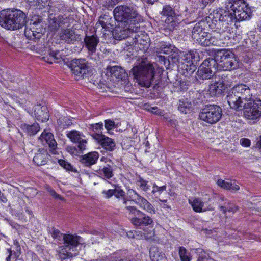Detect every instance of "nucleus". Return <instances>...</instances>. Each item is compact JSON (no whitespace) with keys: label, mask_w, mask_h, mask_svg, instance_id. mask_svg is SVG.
Wrapping results in <instances>:
<instances>
[{"label":"nucleus","mask_w":261,"mask_h":261,"mask_svg":"<svg viewBox=\"0 0 261 261\" xmlns=\"http://www.w3.org/2000/svg\"><path fill=\"white\" fill-rule=\"evenodd\" d=\"M250 140L247 138H242L240 140V144L244 147L250 146Z\"/></svg>","instance_id":"nucleus-63"},{"label":"nucleus","mask_w":261,"mask_h":261,"mask_svg":"<svg viewBox=\"0 0 261 261\" xmlns=\"http://www.w3.org/2000/svg\"><path fill=\"white\" fill-rule=\"evenodd\" d=\"M80 35L76 34L74 30L72 29H62L59 33V37L61 40L64 43L71 44L79 41L80 39Z\"/></svg>","instance_id":"nucleus-18"},{"label":"nucleus","mask_w":261,"mask_h":261,"mask_svg":"<svg viewBox=\"0 0 261 261\" xmlns=\"http://www.w3.org/2000/svg\"><path fill=\"white\" fill-rule=\"evenodd\" d=\"M218 63L216 54L214 58H209L206 59L202 64L204 66V67H206V68H207L208 70L215 74L216 71L219 70V65Z\"/></svg>","instance_id":"nucleus-32"},{"label":"nucleus","mask_w":261,"mask_h":261,"mask_svg":"<svg viewBox=\"0 0 261 261\" xmlns=\"http://www.w3.org/2000/svg\"><path fill=\"white\" fill-rule=\"evenodd\" d=\"M193 210L197 213L205 212L207 211H213L214 208L208 205L207 207L204 206V202L199 198H196L193 201L189 200Z\"/></svg>","instance_id":"nucleus-27"},{"label":"nucleus","mask_w":261,"mask_h":261,"mask_svg":"<svg viewBox=\"0 0 261 261\" xmlns=\"http://www.w3.org/2000/svg\"><path fill=\"white\" fill-rule=\"evenodd\" d=\"M70 67L77 80L88 77L92 71L88 62L84 59L72 60Z\"/></svg>","instance_id":"nucleus-10"},{"label":"nucleus","mask_w":261,"mask_h":261,"mask_svg":"<svg viewBox=\"0 0 261 261\" xmlns=\"http://www.w3.org/2000/svg\"><path fill=\"white\" fill-rule=\"evenodd\" d=\"M207 27L206 21L202 20L196 23L193 29L192 37L195 42L198 43L200 45L208 33L206 32V28Z\"/></svg>","instance_id":"nucleus-14"},{"label":"nucleus","mask_w":261,"mask_h":261,"mask_svg":"<svg viewBox=\"0 0 261 261\" xmlns=\"http://www.w3.org/2000/svg\"><path fill=\"white\" fill-rule=\"evenodd\" d=\"M88 129L94 132H98L103 129V123L102 122L93 124H89L87 125Z\"/></svg>","instance_id":"nucleus-51"},{"label":"nucleus","mask_w":261,"mask_h":261,"mask_svg":"<svg viewBox=\"0 0 261 261\" xmlns=\"http://www.w3.org/2000/svg\"><path fill=\"white\" fill-rule=\"evenodd\" d=\"M216 60L218 62L219 70L231 71L237 69L239 63L234 55L226 50H219L216 53Z\"/></svg>","instance_id":"nucleus-6"},{"label":"nucleus","mask_w":261,"mask_h":261,"mask_svg":"<svg viewBox=\"0 0 261 261\" xmlns=\"http://www.w3.org/2000/svg\"><path fill=\"white\" fill-rule=\"evenodd\" d=\"M249 87L244 84L236 85L228 92L227 101L230 107L235 110H241L243 105L252 98Z\"/></svg>","instance_id":"nucleus-2"},{"label":"nucleus","mask_w":261,"mask_h":261,"mask_svg":"<svg viewBox=\"0 0 261 261\" xmlns=\"http://www.w3.org/2000/svg\"><path fill=\"white\" fill-rule=\"evenodd\" d=\"M45 189L46 191L49 193L50 195L53 196L55 199H59L61 200H63V198L61 195L57 193L56 191L50 187L47 186L46 187Z\"/></svg>","instance_id":"nucleus-53"},{"label":"nucleus","mask_w":261,"mask_h":261,"mask_svg":"<svg viewBox=\"0 0 261 261\" xmlns=\"http://www.w3.org/2000/svg\"><path fill=\"white\" fill-rule=\"evenodd\" d=\"M221 33H222L218 32L215 35H212L208 33L205 38L201 42L200 45L202 46H223L224 44V42L221 39L219 38V36L221 35Z\"/></svg>","instance_id":"nucleus-21"},{"label":"nucleus","mask_w":261,"mask_h":261,"mask_svg":"<svg viewBox=\"0 0 261 261\" xmlns=\"http://www.w3.org/2000/svg\"><path fill=\"white\" fill-rule=\"evenodd\" d=\"M154 70L153 64L142 63L134 67L131 72L134 79L137 80L141 86L148 88L153 81Z\"/></svg>","instance_id":"nucleus-3"},{"label":"nucleus","mask_w":261,"mask_h":261,"mask_svg":"<svg viewBox=\"0 0 261 261\" xmlns=\"http://www.w3.org/2000/svg\"><path fill=\"white\" fill-rule=\"evenodd\" d=\"M219 9L216 10L215 15L216 19L218 18V25L219 28H222V33L230 31V28L231 27L234 22L237 21L232 12L230 10Z\"/></svg>","instance_id":"nucleus-11"},{"label":"nucleus","mask_w":261,"mask_h":261,"mask_svg":"<svg viewBox=\"0 0 261 261\" xmlns=\"http://www.w3.org/2000/svg\"><path fill=\"white\" fill-rule=\"evenodd\" d=\"M139 28L140 25L118 23L112 31V35L114 39L120 41L130 36L133 33L137 32Z\"/></svg>","instance_id":"nucleus-12"},{"label":"nucleus","mask_w":261,"mask_h":261,"mask_svg":"<svg viewBox=\"0 0 261 261\" xmlns=\"http://www.w3.org/2000/svg\"><path fill=\"white\" fill-rule=\"evenodd\" d=\"M243 116L248 120L256 123L261 118V99H251L242 107Z\"/></svg>","instance_id":"nucleus-8"},{"label":"nucleus","mask_w":261,"mask_h":261,"mask_svg":"<svg viewBox=\"0 0 261 261\" xmlns=\"http://www.w3.org/2000/svg\"><path fill=\"white\" fill-rule=\"evenodd\" d=\"M92 137L105 150L113 151L116 147V143L113 139L100 133H94Z\"/></svg>","instance_id":"nucleus-17"},{"label":"nucleus","mask_w":261,"mask_h":261,"mask_svg":"<svg viewBox=\"0 0 261 261\" xmlns=\"http://www.w3.org/2000/svg\"><path fill=\"white\" fill-rule=\"evenodd\" d=\"M50 57H51L50 60L47 59L46 60V58L47 57H43V59L45 61L48 62L49 64H52L53 62H60L61 61V59H62L61 54H60V51L56 50V51H50V52L49 54Z\"/></svg>","instance_id":"nucleus-43"},{"label":"nucleus","mask_w":261,"mask_h":261,"mask_svg":"<svg viewBox=\"0 0 261 261\" xmlns=\"http://www.w3.org/2000/svg\"><path fill=\"white\" fill-rule=\"evenodd\" d=\"M180 59L184 61L182 64H188L189 62H196L199 60L198 53L195 50L189 51L188 53L181 54Z\"/></svg>","instance_id":"nucleus-31"},{"label":"nucleus","mask_w":261,"mask_h":261,"mask_svg":"<svg viewBox=\"0 0 261 261\" xmlns=\"http://www.w3.org/2000/svg\"><path fill=\"white\" fill-rule=\"evenodd\" d=\"M181 69L185 76L189 77L196 71L197 67L193 62L188 64H182Z\"/></svg>","instance_id":"nucleus-40"},{"label":"nucleus","mask_w":261,"mask_h":261,"mask_svg":"<svg viewBox=\"0 0 261 261\" xmlns=\"http://www.w3.org/2000/svg\"><path fill=\"white\" fill-rule=\"evenodd\" d=\"M34 114L36 119L42 122L48 120L49 115L47 107L37 105L34 107Z\"/></svg>","instance_id":"nucleus-22"},{"label":"nucleus","mask_w":261,"mask_h":261,"mask_svg":"<svg viewBox=\"0 0 261 261\" xmlns=\"http://www.w3.org/2000/svg\"><path fill=\"white\" fill-rule=\"evenodd\" d=\"M225 8L230 10L237 21H241L248 19L251 11L244 0H226Z\"/></svg>","instance_id":"nucleus-5"},{"label":"nucleus","mask_w":261,"mask_h":261,"mask_svg":"<svg viewBox=\"0 0 261 261\" xmlns=\"http://www.w3.org/2000/svg\"><path fill=\"white\" fill-rule=\"evenodd\" d=\"M222 116V110L216 105H207L201 109L199 114L200 120L210 124H214L220 121Z\"/></svg>","instance_id":"nucleus-9"},{"label":"nucleus","mask_w":261,"mask_h":261,"mask_svg":"<svg viewBox=\"0 0 261 261\" xmlns=\"http://www.w3.org/2000/svg\"><path fill=\"white\" fill-rule=\"evenodd\" d=\"M150 257L152 261H166L164 253L156 246H152L149 250Z\"/></svg>","instance_id":"nucleus-34"},{"label":"nucleus","mask_w":261,"mask_h":261,"mask_svg":"<svg viewBox=\"0 0 261 261\" xmlns=\"http://www.w3.org/2000/svg\"><path fill=\"white\" fill-rule=\"evenodd\" d=\"M47 153L46 151L44 149H39L33 158V162L37 166H41L47 163Z\"/></svg>","instance_id":"nucleus-33"},{"label":"nucleus","mask_w":261,"mask_h":261,"mask_svg":"<svg viewBox=\"0 0 261 261\" xmlns=\"http://www.w3.org/2000/svg\"><path fill=\"white\" fill-rule=\"evenodd\" d=\"M84 42L85 47L88 51V55H93L96 52L97 45L99 42V38L96 34L92 35H86Z\"/></svg>","instance_id":"nucleus-20"},{"label":"nucleus","mask_w":261,"mask_h":261,"mask_svg":"<svg viewBox=\"0 0 261 261\" xmlns=\"http://www.w3.org/2000/svg\"><path fill=\"white\" fill-rule=\"evenodd\" d=\"M158 62L160 65H164L167 69L170 68V66H166L167 65V59L164 56H159Z\"/></svg>","instance_id":"nucleus-61"},{"label":"nucleus","mask_w":261,"mask_h":261,"mask_svg":"<svg viewBox=\"0 0 261 261\" xmlns=\"http://www.w3.org/2000/svg\"><path fill=\"white\" fill-rule=\"evenodd\" d=\"M114 20L112 17L104 14L99 17L98 22L96 23V25L98 27L101 25L105 31H109L114 25Z\"/></svg>","instance_id":"nucleus-29"},{"label":"nucleus","mask_w":261,"mask_h":261,"mask_svg":"<svg viewBox=\"0 0 261 261\" xmlns=\"http://www.w3.org/2000/svg\"><path fill=\"white\" fill-rule=\"evenodd\" d=\"M107 69L110 72L112 77L117 79L122 80L127 76L125 69L119 66H108Z\"/></svg>","instance_id":"nucleus-28"},{"label":"nucleus","mask_w":261,"mask_h":261,"mask_svg":"<svg viewBox=\"0 0 261 261\" xmlns=\"http://www.w3.org/2000/svg\"><path fill=\"white\" fill-rule=\"evenodd\" d=\"M125 208L127 209L130 212V213H132L135 216H138L140 215V214H142V212L140 210L137 209L135 206H126Z\"/></svg>","instance_id":"nucleus-57"},{"label":"nucleus","mask_w":261,"mask_h":261,"mask_svg":"<svg viewBox=\"0 0 261 261\" xmlns=\"http://www.w3.org/2000/svg\"><path fill=\"white\" fill-rule=\"evenodd\" d=\"M66 150L72 156L78 155V151L75 147L68 146L66 148Z\"/></svg>","instance_id":"nucleus-59"},{"label":"nucleus","mask_w":261,"mask_h":261,"mask_svg":"<svg viewBox=\"0 0 261 261\" xmlns=\"http://www.w3.org/2000/svg\"><path fill=\"white\" fill-rule=\"evenodd\" d=\"M114 166L107 164L101 170L99 173L103 175L106 179H110L114 176Z\"/></svg>","instance_id":"nucleus-42"},{"label":"nucleus","mask_w":261,"mask_h":261,"mask_svg":"<svg viewBox=\"0 0 261 261\" xmlns=\"http://www.w3.org/2000/svg\"><path fill=\"white\" fill-rule=\"evenodd\" d=\"M162 15L167 16L165 23L170 30L174 29L177 25V22L174 18L175 16V10L170 5H165L161 12Z\"/></svg>","instance_id":"nucleus-19"},{"label":"nucleus","mask_w":261,"mask_h":261,"mask_svg":"<svg viewBox=\"0 0 261 261\" xmlns=\"http://www.w3.org/2000/svg\"><path fill=\"white\" fill-rule=\"evenodd\" d=\"M77 144V147L80 151L82 152L83 151L86 150L87 141L86 139L82 138L80 141L76 142Z\"/></svg>","instance_id":"nucleus-56"},{"label":"nucleus","mask_w":261,"mask_h":261,"mask_svg":"<svg viewBox=\"0 0 261 261\" xmlns=\"http://www.w3.org/2000/svg\"><path fill=\"white\" fill-rule=\"evenodd\" d=\"M178 253L181 261H190V258L189 256V253L184 247L181 246L179 247Z\"/></svg>","instance_id":"nucleus-49"},{"label":"nucleus","mask_w":261,"mask_h":261,"mask_svg":"<svg viewBox=\"0 0 261 261\" xmlns=\"http://www.w3.org/2000/svg\"><path fill=\"white\" fill-rule=\"evenodd\" d=\"M25 15L17 9L3 10L0 12V25L9 30H18L25 25Z\"/></svg>","instance_id":"nucleus-1"},{"label":"nucleus","mask_w":261,"mask_h":261,"mask_svg":"<svg viewBox=\"0 0 261 261\" xmlns=\"http://www.w3.org/2000/svg\"><path fill=\"white\" fill-rule=\"evenodd\" d=\"M227 212H232L233 213H236L238 210V207L235 205L232 204L230 205L229 207H227Z\"/></svg>","instance_id":"nucleus-64"},{"label":"nucleus","mask_w":261,"mask_h":261,"mask_svg":"<svg viewBox=\"0 0 261 261\" xmlns=\"http://www.w3.org/2000/svg\"><path fill=\"white\" fill-rule=\"evenodd\" d=\"M178 110L181 112L187 114L190 111V107L188 103L180 101Z\"/></svg>","instance_id":"nucleus-55"},{"label":"nucleus","mask_w":261,"mask_h":261,"mask_svg":"<svg viewBox=\"0 0 261 261\" xmlns=\"http://www.w3.org/2000/svg\"><path fill=\"white\" fill-rule=\"evenodd\" d=\"M66 136L72 142L74 143L80 141L85 137L82 133L76 130H72L67 132Z\"/></svg>","instance_id":"nucleus-39"},{"label":"nucleus","mask_w":261,"mask_h":261,"mask_svg":"<svg viewBox=\"0 0 261 261\" xmlns=\"http://www.w3.org/2000/svg\"><path fill=\"white\" fill-rule=\"evenodd\" d=\"M181 53L177 48V50L173 51L171 54H170L167 59V65L166 66H174L175 64L180 62V58L181 57Z\"/></svg>","instance_id":"nucleus-36"},{"label":"nucleus","mask_w":261,"mask_h":261,"mask_svg":"<svg viewBox=\"0 0 261 261\" xmlns=\"http://www.w3.org/2000/svg\"><path fill=\"white\" fill-rule=\"evenodd\" d=\"M58 163L67 171H71L74 173L77 172V170L75 168H74L69 163L64 160H59Z\"/></svg>","instance_id":"nucleus-47"},{"label":"nucleus","mask_w":261,"mask_h":261,"mask_svg":"<svg viewBox=\"0 0 261 261\" xmlns=\"http://www.w3.org/2000/svg\"><path fill=\"white\" fill-rule=\"evenodd\" d=\"M127 195L130 200L138 204L141 208L144 209L147 212L151 214L155 213V210L152 204L135 190L130 188L127 189Z\"/></svg>","instance_id":"nucleus-13"},{"label":"nucleus","mask_w":261,"mask_h":261,"mask_svg":"<svg viewBox=\"0 0 261 261\" xmlns=\"http://www.w3.org/2000/svg\"><path fill=\"white\" fill-rule=\"evenodd\" d=\"M66 23V17L62 15L57 17H50L49 20V28L51 31H56L62 25Z\"/></svg>","instance_id":"nucleus-25"},{"label":"nucleus","mask_w":261,"mask_h":261,"mask_svg":"<svg viewBox=\"0 0 261 261\" xmlns=\"http://www.w3.org/2000/svg\"><path fill=\"white\" fill-rule=\"evenodd\" d=\"M130 221L136 226H147L151 225L153 223L152 219L142 212V214H140L138 217L132 218Z\"/></svg>","instance_id":"nucleus-24"},{"label":"nucleus","mask_w":261,"mask_h":261,"mask_svg":"<svg viewBox=\"0 0 261 261\" xmlns=\"http://www.w3.org/2000/svg\"><path fill=\"white\" fill-rule=\"evenodd\" d=\"M166 190V185L159 187L156 185V184H153L152 185V190L151 191V193L153 195H155L156 193L161 194L164 191H165Z\"/></svg>","instance_id":"nucleus-52"},{"label":"nucleus","mask_w":261,"mask_h":261,"mask_svg":"<svg viewBox=\"0 0 261 261\" xmlns=\"http://www.w3.org/2000/svg\"><path fill=\"white\" fill-rule=\"evenodd\" d=\"M58 124L62 129H66L73 124L71 120L67 117L60 118L58 120Z\"/></svg>","instance_id":"nucleus-46"},{"label":"nucleus","mask_w":261,"mask_h":261,"mask_svg":"<svg viewBox=\"0 0 261 261\" xmlns=\"http://www.w3.org/2000/svg\"><path fill=\"white\" fill-rule=\"evenodd\" d=\"M226 76L223 77V75L221 79L215 80L214 83L210 85L208 91L211 96H219L225 92L228 86L226 83Z\"/></svg>","instance_id":"nucleus-16"},{"label":"nucleus","mask_w":261,"mask_h":261,"mask_svg":"<svg viewBox=\"0 0 261 261\" xmlns=\"http://www.w3.org/2000/svg\"><path fill=\"white\" fill-rule=\"evenodd\" d=\"M114 189H109L108 190H103L102 192V194L103 195V196L105 198L109 199L111 198L114 194Z\"/></svg>","instance_id":"nucleus-60"},{"label":"nucleus","mask_w":261,"mask_h":261,"mask_svg":"<svg viewBox=\"0 0 261 261\" xmlns=\"http://www.w3.org/2000/svg\"><path fill=\"white\" fill-rule=\"evenodd\" d=\"M217 183L219 186L226 190L237 191L240 189L239 186L237 185L235 182L226 181L222 179H218Z\"/></svg>","instance_id":"nucleus-37"},{"label":"nucleus","mask_w":261,"mask_h":261,"mask_svg":"<svg viewBox=\"0 0 261 261\" xmlns=\"http://www.w3.org/2000/svg\"><path fill=\"white\" fill-rule=\"evenodd\" d=\"M196 252L198 255L197 261H208L211 257L213 252L205 251L203 249H196Z\"/></svg>","instance_id":"nucleus-41"},{"label":"nucleus","mask_w":261,"mask_h":261,"mask_svg":"<svg viewBox=\"0 0 261 261\" xmlns=\"http://www.w3.org/2000/svg\"><path fill=\"white\" fill-rule=\"evenodd\" d=\"M137 185L143 191L146 192L150 188V186L148 184V181L145 180L140 175L138 176L136 180Z\"/></svg>","instance_id":"nucleus-45"},{"label":"nucleus","mask_w":261,"mask_h":261,"mask_svg":"<svg viewBox=\"0 0 261 261\" xmlns=\"http://www.w3.org/2000/svg\"><path fill=\"white\" fill-rule=\"evenodd\" d=\"M114 18L118 23L140 25L139 15L134 8L126 5H119L113 12Z\"/></svg>","instance_id":"nucleus-4"},{"label":"nucleus","mask_w":261,"mask_h":261,"mask_svg":"<svg viewBox=\"0 0 261 261\" xmlns=\"http://www.w3.org/2000/svg\"><path fill=\"white\" fill-rule=\"evenodd\" d=\"M115 122L114 121L111 120L110 119H107L105 120V128L110 130L114 128Z\"/></svg>","instance_id":"nucleus-58"},{"label":"nucleus","mask_w":261,"mask_h":261,"mask_svg":"<svg viewBox=\"0 0 261 261\" xmlns=\"http://www.w3.org/2000/svg\"><path fill=\"white\" fill-rule=\"evenodd\" d=\"M21 128L30 136L35 135L40 128L39 125L37 123H35L32 125L23 124L21 125Z\"/></svg>","instance_id":"nucleus-38"},{"label":"nucleus","mask_w":261,"mask_h":261,"mask_svg":"<svg viewBox=\"0 0 261 261\" xmlns=\"http://www.w3.org/2000/svg\"><path fill=\"white\" fill-rule=\"evenodd\" d=\"M174 50L176 51L177 48L169 43L166 42H160L156 47V52L158 54H164L169 55Z\"/></svg>","instance_id":"nucleus-26"},{"label":"nucleus","mask_w":261,"mask_h":261,"mask_svg":"<svg viewBox=\"0 0 261 261\" xmlns=\"http://www.w3.org/2000/svg\"><path fill=\"white\" fill-rule=\"evenodd\" d=\"M116 5V2L115 0H110L104 5V7L107 9L111 10Z\"/></svg>","instance_id":"nucleus-62"},{"label":"nucleus","mask_w":261,"mask_h":261,"mask_svg":"<svg viewBox=\"0 0 261 261\" xmlns=\"http://www.w3.org/2000/svg\"><path fill=\"white\" fill-rule=\"evenodd\" d=\"M99 156V153L97 152L92 151L81 155L80 157V162L84 166L90 167L96 163Z\"/></svg>","instance_id":"nucleus-23"},{"label":"nucleus","mask_w":261,"mask_h":261,"mask_svg":"<svg viewBox=\"0 0 261 261\" xmlns=\"http://www.w3.org/2000/svg\"><path fill=\"white\" fill-rule=\"evenodd\" d=\"M20 246H17L16 250L9 249L8 250L9 255L6 258V261L16 260L20 254Z\"/></svg>","instance_id":"nucleus-44"},{"label":"nucleus","mask_w":261,"mask_h":261,"mask_svg":"<svg viewBox=\"0 0 261 261\" xmlns=\"http://www.w3.org/2000/svg\"><path fill=\"white\" fill-rule=\"evenodd\" d=\"M113 187H114V196L117 199L124 198L125 195V192L118 185L114 184Z\"/></svg>","instance_id":"nucleus-48"},{"label":"nucleus","mask_w":261,"mask_h":261,"mask_svg":"<svg viewBox=\"0 0 261 261\" xmlns=\"http://www.w3.org/2000/svg\"><path fill=\"white\" fill-rule=\"evenodd\" d=\"M64 234L61 233L58 229L53 227L51 235L53 238L61 240L63 239Z\"/></svg>","instance_id":"nucleus-54"},{"label":"nucleus","mask_w":261,"mask_h":261,"mask_svg":"<svg viewBox=\"0 0 261 261\" xmlns=\"http://www.w3.org/2000/svg\"><path fill=\"white\" fill-rule=\"evenodd\" d=\"M219 200L221 201H223L224 203L222 204H220L218 206V207L223 214H226L227 212L226 208L229 207L230 205H231V203L227 199H225L224 197H221Z\"/></svg>","instance_id":"nucleus-50"},{"label":"nucleus","mask_w":261,"mask_h":261,"mask_svg":"<svg viewBox=\"0 0 261 261\" xmlns=\"http://www.w3.org/2000/svg\"><path fill=\"white\" fill-rule=\"evenodd\" d=\"M216 14H217L216 11H214L213 14H210L208 17H205L203 21H206V25L211 29H215V31H217L218 32L222 33V28H219V27L217 26L220 20L218 18H215Z\"/></svg>","instance_id":"nucleus-30"},{"label":"nucleus","mask_w":261,"mask_h":261,"mask_svg":"<svg viewBox=\"0 0 261 261\" xmlns=\"http://www.w3.org/2000/svg\"><path fill=\"white\" fill-rule=\"evenodd\" d=\"M38 140L41 142L43 145L48 146L49 151L51 153L54 154H57V143L55 139L54 135L52 133L47 132L44 130L38 138Z\"/></svg>","instance_id":"nucleus-15"},{"label":"nucleus","mask_w":261,"mask_h":261,"mask_svg":"<svg viewBox=\"0 0 261 261\" xmlns=\"http://www.w3.org/2000/svg\"><path fill=\"white\" fill-rule=\"evenodd\" d=\"M197 78L202 80H208L213 77L214 74L211 72L210 70L204 67V66L201 64L196 72Z\"/></svg>","instance_id":"nucleus-35"},{"label":"nucleus","mask_w":261,"mask_h":261,"mask_svg":"<svg viewBox=\"0 0 261 261\" xmlns=\"http://www.w3.org/2000/svg\"><path fill=\"white\" fill-rule=\"evenodd\" d=\"M81 237L76 234H65L63 239L64 245L61 247L60 256L62 259H65L67 256L73 257L76 253L72 252L77 251L76 247L80 244Z\"/></svg>","instance_id":"nucleus-7"}]
</instances>
